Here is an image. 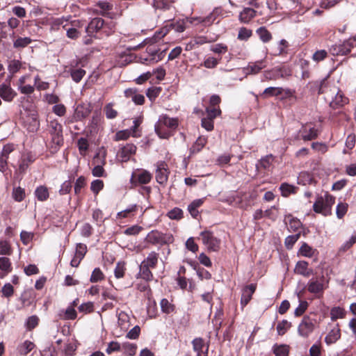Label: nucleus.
Returning a JSON list of instances; mask_svg holds the SVG:
<instances>
[{"label":"nucleus","mask_w":356,"mask_h":356,"mask_svg":"<svg viewBox=\"0 0 356 356\" xmlns=\"http://www.w3.org/2000/svg\"><path fill=\"white\" fill-rule=\"evenodd\" d=\"M104 112L108 119H113L118 115V112L113 108V104L111 103H109L105 106Z\"/></svg>","instance_id":"51"},{"label":"nucleus","mask_w":356,"mask_h":356,"mask_svg":"<svg viewBox=\"0 0 356 356\" xmlns=\"http://www.w3.org/2000/svg\"><path fill=\"white\" fill-rule=\"evenodd\" d=\"M86 185V179L83 176L79 177L75 183L74 185V192L76 194H79L81 189L85 186Z\"/></svg>","instance_id":"61"},{"label":"nucleus","mask_w":356,"mask_h":356,"mask_svg":"<svg viewBox=\"0 0 356 356\" xmlns=\"http://www.w3.org/2000/svg\"><path fill=\"white\" fill-rule=\"evenodd\" d=\"M104 187V182L100 179H96L92 181L90 189L95 193L97 194Z\"/></svg>","instance_id":"57"},{"label":"nucleus","mask_w":356,"mask_h":356,"mask_svg":"<svg viewBox=\"0 0 356 356\" xmlns=\"http://www.w3.org/2000/svg\"><path fill=\"white\" fill-rule=\"evenodd\" d=\"M104 24V21L102 18L95 17L92 19L86 27V32L91 35L100 30Z\"/></svg>","instance_id":"16"},{"label":"nucleus","mask_w":356,"mask_h":356,"mask_svg":"<svg viewBox=\"0 0 356 356\" xmlns=\"http://www.w3.org/2000/svg\"><path fill=\"white\" fill-rule=\"evenodd\" d=\"M218 63L219 60H218L217 58L214 57H208L204 60V63L201 64V65H203L208 69H213L216 67Z\"/></svg>","instance_id":"50"},{"label":"nucleus","mask_w":356,"mask_h":356,"mask_svg":"<svg viewBox=\"0 0 356 356\" xmlns=\"http://www.w3.org/2000/svg\"><path fill=\"white\" fill-rule=\"evenodd\" d=\"M252 35V31L246 28L240 29L238 34V39L247 40Z\"/></svg>","instance_id":"58"},{"label":"nucleus","mask_w":356,"mask_h":356,"mask_svg":"<svg viewBox=\"0 0 356 356\" xmlns=\"http://www.w3.org/2000/svg\"><path fill=\"white\" fill-rule=\"evenodd\" d=\"M313 320L309 316H304L298 327V334L303 337H307L314 330Z\"/></svg>","instance_id":"7"},{"label":"nucleus","mask_w":356,"mask_h":356,"mask_svg":"<svg viewBox=\"0 0 356 356\" xmlns=\"http://www.w3.org/2000/svg\"><path fill=\"white\" fill-rule=\"evenodd\" d=\"M21 67L22 63L19 60H13L9 63L8 70L10 74H14L20 70Z\"/></svg>","instance_id":"48"},{"label":"nucleus","mask_w":356,"mask_h":356,"mask_svg":"<svg viewBox=\"0 0 356 356\" xmlns=\"http://www.w3.org/2000/svg\"><path fill=\"white\" fill-rule=\"evenodd\" d=\"M121 348L120 344L117 341H111L108 343L106 353L107 354H111L113 352L120 351Z\"/></svg>","instance_id":"62"},{"label":"nucleus","mask_w":356,"mask_h":356,"mask_svg":"<svg viewBox=\"0 0 356 356\" xmlns=\"http://www.w3.org/2000/svg\"><path fill=\"white\" fill-rule=\"evenodd\" d=\"M13 199L17 202H22L25 197L24 189L21 187L14 188L12 193Z\"/></svg>","instance_id":"43"},{"label":"nucleus","mask_w":356,"mask_h":356,"mask_svg":"<svg viewBox=\"0 0 356 356\" xmlns=\"http://www.w3.org/2000/svg\"><path fill=\"white\" fill-rule=\"evenodd\" d=\"M34 347L35 344L33 342L26 340L18 346L17 350L20 355H26Z\"/></svg>","instance_id":"30"},{"label":"nucleus","mask_w":356,"mask_h":356,"mask_svg":"<svg viewBox=\"0 0 356 356\" xmlns=\"http://www.w3.org/2000/svg\"><path fill=\"white\" fill-rule=\"evenodd\" d=\"M299 252L303 257H312L315 252V250L310 247L307 243H303L299 250Z\"/></svg>","instance_id":"42"},{"label":"nucleus","mask_w":356,"mask_h":356,"mask_svg":"<svg viewBox=\"0 0 356 356\" xmlns=\"http://www.w3.org/2000/svg\"><path fill=\"white\" fill-rule=\"evenodd\" d=\"M341 337L340 329L338 325L332 329L325 338L327 344L335 343Z\"/></svg>","instance_id":"19"},{"label":"nucleus","mask_w":356,"mask_h":356,"mask_svg":"<svg viewBox=\"0 0 356 356\" xmlns=\"http://www.w3.org/2000/svg\"><path fill=\"white\" fill-rule=\"evenodd\" d=\"M294 271L296 274L309 277L312 271L308 270V263L305 261H298L295 267Z\"/></svg>","instance_id":"22"},{"label":"nucleus","mask_w":356,"mask_h":356,"mask_svg":"<svg viewBox=\"0 0 356 356\" xmlns=\"http://www.w3.org/2000/svg\"><path fill=\"white\" fill-rule=\"evenodd\" d=\"M265 67L264 65H263V61H258L256 62L252 65H250L247 70L249 71L251 74H257L260 72L264 67Z\"/></svg>","instance_id":"49"},{"label":"nucleus","mask_w":356,"mask_h":356,"mask_svg":"<svg viewBox=\"0 0 356 356\" xmlns=\"http://www.w3.org/2000/svg\"><path fill=\"white\" fill-rule=\"evenodd\" d=\"M15 95L16 93L8 85L2 84L0 86V97L4 101L10 102Z\"/></svg>","instance_id":"17"},{"label":"nucleus","mask_w":356,"mask_h":356,"mask_svg":"<svg viewBox=\"0 0 356 356\" xmlns=\"http://www.w3.org/2000/svg\"><path fill=\"white\" fill-rule=\"evenodd\" d=\"M202 127L207 131H212L213 129V120L209 117L204 118L202 119Z\"/></svg>","instance_id":"64"},{"label":"nucleus","mask_w":356,"mask_h":356,"mask_svg":"<svg viewBox=\"0 0 356 356\" xmlns=\"http://www.w3.org/2000/svg\"><path fill=\"white\" fill-rule=\"evenodd\" d=\"M172 1L170 0H154L153 7L159 10H169L172 6Z\"/></svg>","instance_id":"33"},{"label":"nucleus","mask_w":356,"mask_h":356,"mask_svg":"<svg viewBox=\"0 0 356 356\" xmlns=\"http://www.w3.org/2000/svg\"><path fill=\"white\" fill-rule=\"evenodd\" d=\"M278 67H275L270 70L264 72V79L262 81H270L279 79Z\"/></svg>","instance_id":"34"},{"label":"nucleus","mask_w":356,"mask_h":356,"mask_svg":"<svg viewBox=\"0 0 356 356\" xmlns=\"http://www.w3.org/2000/svg\"><path fill=\"white\" fill-rule=\"evenodd\" d=\"M77 145L80 154L81 155H85L89 147L88 140L85 138H79L77 141Z\"/></svg>","instance_id":"46"},{"label":"nucleus","mask_w":356,"mask_h":356,"mask_svg":"<svg viewBox=\"0 0 356 356\" xmlns=\"http://www.w3.org/2000/svg\"><path fill=\"white\" fill-rule=\"evenodd\" d=\"M33 236L34 234L33 232L22 231L20 234V238L24 245H27L30 241H31Z\"/></svg>","instance_id":"60"},{"label":"nucleus","mask_w":356,"mask_h":356,"mask_svg":"<svg viewBox=\"0 0 356 356\" xmlns=\"http://www.w3.org/2000/svg\"><path fill=\"white\" fill-rule=\"evenodd\" d=\"M161 311L165 314H170L175 310V305L166 298H163L160 302Z\"/></svg>","instance_id":"38"},{"label":"nucleus","mask_w":356,"mask_h":356,"mask_svg":"<svg viewBox=\"0 0 356 356\" xmlns=\"http://www.w3.org/2000/svg\"><path fill=\"white\" fill-rule=\"evenodd\" d=\"M257 288L255 284H251L245 286L242 290V295L241 298V304L243 307H245L252 299V296L254 293Z\"/></svg>","instance_id":"10"},{"label":"nucleus","mask_w":356,"mask_h":356,"mask_svg":"<svg viewBox=\"0 0 356 356\" xmlns=\"http://www.w3.org/2000/svg\"><path fill=\"white\" fill-rule=\"evenodd\" d=\"M49 132L51 136V143L54 148L60 147L63 143V127L57 120L49 122Z\"/></svg>","instance_id":"4"},{"label":"nucleus","mask_w":356,"mask_h":356,"mask_svg":"<svg viewBox=\"0 0 356 356\" xmlns=\"http://www.w3.org/2000/svg\"><path fill=\"white\" fill-rule=\"evenodd\" d=\"M207 142V139L206 138L199 137L191 147V152L193 154L199 152L204 147Z\"/></svg>","instance_id":"32"},{"label":"nucleus","mask_w":356,"mask_h":356,"mask_svg":"<svg viewBox=\"0 0 356 356\" xmlns=\"http://www.w3.org/2000/svg\"><path fill=\"white\" fill-rule=\"evenodd\" d=\"M140 273L141 277L146 281H150L153 280V274L150 270V268L145 266V264H140Z\"/></svg>","instance_id":"35"},{"label":"nucleus","mask_w":356,"mask_h":356,"mask_svg":"<svg viewBox=\"0 0 356 356\" xmlns=\"http://www.w3.org/2000/svg\"><path fill=\"white\" fill-rule=\"evenodd\" d=\"M273 353L275 356H288L289 346L286 345H277L273 346Z\"/></svg>","instance_id":"41"},{"label":"nucleus","mask_w":356,"mask_h":356,"mask_svg":"<svg viewBox=\"0 0 356 356\" xmlns=\"http://www.w3.org/2000/svg\"><path fill=\"white\" fill-rule=\"evenodd\" d=\"M147 53L149 56V59L152 63H156L163 58L165 56V51H161L155 47H148L147 48Z\"/></svg>","instance_id":"15"},{"label":"nucleus","mask_w":356,"mask_h":356,"mask_svg":"<svg viewBox=\"0 0 356 356\" xmlns=\"http://www.w3.org/2000/svg\"><path fill=\"white\" fill-rule=\"evenodd\" d=\"M335 197L328 193L323 196H318L313 205L316 213L327 216L332 213V207L334 204Z\"/></svg>","instance_id":"3"},{"label":"nucleus","mask_w":356,"mask_h":356,"mask_svg":"<svg viewBox=\"0 0 356 356\" xmlns=\"http://www.w3.org/2000/svg\"><path fill=\"white\" fill-rule=\"evenodd\" d=\"M318 94L325 93V99L329 101L330 106L333 109L343 107L349 102L348 98L335 86H327L326 79L314 83Z\"/></svg>","instance_id":"1"},{"label":"nucleus","mask_w":356,"mask_h":356,"mask_svg":"<svg viewBox=\"0 0 356 356\" xmlns=\"http://www.w3.org/2000/svg\"><path fill=\"white\" fill-rule=\"evenodd\" d=\"M167 216L172 220H180L183 218V211L181 209L175 207L168 212Z\"/></svg>","instance_id":"45"},{"label":"nucleus","mask_w":356,"mask_h":356,"mask_svg":"<svg viewBox=\"0 0 356 356\" xmlns=\"http://www.w3.org/2000/svg\"><path fill=\"white\" fill-rule=\"evenodd\" d=\"M0 270H1V273H0L1 277H3L8 273L11 272L12 266L10 259L8 257H0Z\"/></svg>","instance_id":"23"},{"label":"nucleus","mask_w":356,"mask_h":356,"mask_svg":"<svg viewBox=\"0 0 356 356\" xmlns=\"http://www.w3.org/2000/svg\"><path fill=\"white\" fill-rule=\"evenodd\" d=\"M104 277L102 270L99 268H96L92 271L90 280L91 282H97L103 280Z\"/></svg>","instance_id":"55"},{"label":"nucleus","mask_w":356,"mask_h":356,"mask_svg":"<svg viewBox=\"0 0 356 356\" xmlns=\"http://www.w3.org/2000/svg\"><path fill=\"white\" fill-rule=\"evenodd\" d=\"M256 11L253 8H246L239 15V19L242 22L248 23L254 17Z\"/></svg>","instance_id":"26"},{"label":"nucleus","mask_w":356,"mask_h":356,"mask_svg":"<svg viewBox=\"0 0 356 356\" xmlns=\"http://www.w3.org/2000/svg\"><path fill=\"white\" fill-rule=\"evenodd\" d=\"M193 348L194 351L197 353V356H203L204 354L206 353V351H203V347H204V340L200 338H195L192 341Z\"/></svg>","instance_id":"29"},{"label":"nucleus","mask_w":356,"mask_h":356,"mask_svg":"<svg viewBox=\"0 0 356 356\" xmlns=\"http://www.w3.org/2000/svg\"><path fill=\"white\" fill-rule=\"evenodd\" d=\"M283 88L281 87H268L266 88L264 92L261 94V96L264 99L268 98L270 97H277L282 95Z\"/></svg>","instance_id":"21"},{"label":"nucleus","mask_w":356,"mask_h":356,"mask_svg":"<svg viewBox=\"0 0 356 356\" xmlns=\"http://www.w3.org/2000/svg\"><path fill=\"white\" fill-rule=\"evenodd\" d=\"M158 259L159 254L155 252H151L141 264L149 268H154L158 263Z\"/></svg>","instance_id":"25"},{"label":"nucleus","mask_w":356,"mask_h":356,"mask_svg":"<svg viewBox=\"0 0 356 356\" xmlns=\"http://www.w3.org/2000/svg\"><path fill=\"white\" fill-rule=\"evenodd\" d=\"M161 90V88L159 87L149 88L147 90L146 95L151 102H153L159 96Z\"/></svg>","instance_id":"47"},{"label":"nucleus","mask_w":356,"mask_h":356,"mask_svg":"<svg viewBox=\"0 0 356 356\" xmlns=\"http://www.w3.org/2000/svg\"><path fill=\"white\" fill-rule=\"evenodd\" d=\"M308 307L307 301H300L298 307L295 309L294 314L296 316H300L303 314Z\"/></svg>","instance_id":"63"},{"label":"nucleus","mask_w":356,"mask_h":356,"mask_svg":"<svg viewBox=\"0 0 356 356\" xmlns=\"http://www.w3.org/2000/svg\"><path fill=\"white\" fill-rule=\"evenodd\" d=\"M204 201L202 199H197L193 201L188 207V210L191 215L193 218H197L199 215V211H197V208L201 207L203 204Z\"/></svg>","instance_id":"28"},{"label":"nucleus","mask_w":356,"mask_h":356,"mask_svg":"<svg viewBox=\"0 0 356 356\" xmlns=\"http://www.w3.org/2000/svg\"><path fill=\"white\" fill-rule=\"evenodd\" d=\"M12 250L9 243L6 241H0V254L10 255Z\"/></svg>","instance_id":"54"},{"label":"nucleus","mask_w":356,"mask_h":356,"mask_svg":"<svg viewBox=\"0 0 356 356\" xmlns=\"http://www.w3.org/2000/svg\"><path fill=\"white\" fill-rule=\"evenodd\" d=\"M356 42V36L354 38L353 40H349L348 41L344 42L343 44H339L337 46V48H334V51L332 52L333 54H341V55H346L348 53L350 52L351 49L356 45L355 42Z\"/></svg>","instance_id":"11"},{"label":"nucleus","mask_w":356,"mask_h":356,"mask_svg":"<svg viewBox=\"0 0 356 356\" xmlns=\"http://www.w3.org/2000/svg\"><path fill=\"white\" fill-rule=\"evenodd\" d=\"M10 38H13V47L18 50L26 47L32 42V40L29 37H15V32L10 34Z\"/></svg>","instance_id":"13"},{"label":"nucleus","mask_w":356,"mask_h":356,"mask_svg":"<svg viewBox=\"0 0 356 356\" xmlns=\"http://www.w3.org/2000/svg\"><path fill=\"white\" fill-rule=\"evenodd\" d=\"M203 243L209 251L217 252L220 248V241L213 236V234L207 230L200 233Z\"/></svg>","instance_id":"6"},{"label":"nucleus","mask_w":356,"mask_h":356,"mask_svg":"<svg viewBox=\"0 0 356 356\" xmlns=\"http://www.w3.org/2000/svg\"><path fill=\"white\" fill-rule=\"evenodd\" d=\"M136 147L133 144H127L121 148L119 156L122 162L128 161L131 156L136 153Z\"/></svg>","instance_id":"14"},{"label":"nucleus","mask_w":356,"mask_h":356,"mask_svg":"<svg viewBox=\"0 0 356 356\" xmlns=\"http://www.w3.org/2000/svg\"><path fill=\"white\" fill-rule=\"evenodd\" d=\"M39 322V318L37 316H31L28 318L26 325V327L29 330H31L34 329L38 325Z\"/></svg>","instance_id":"56"},{"label":"nucleus","mask_w":356,"mask_h":356,"mask_svg":"<svg viewBox=\"0 0 356 356\" xmlns=\"http://www.w3.org/2000/svg\"><path fill=\"white\" fill-rule=\"evenodd\" d=\"M327 56V52L324 50H318L312 56V58L316 62L323 60Z\"/></svg>","instance_id":"59"},{"label":"nucleus","mask_w":356,"mask_h":356,"mask_svg":"<svg viewBox=\"0 0 356 356\" xmlns=\"http://www.w3.org/2000/svg\"><path fill=\"white\" fill-rule=\"evenodd\" d=\"M346 311L339 307H334L330 311L331 318L333 321L337 318H343L345 317Z\"/></svg>","instance_id":"40"},{"label":"nucleus","mask_w":356,"mask_h":356,"mask_svg":"<svg viewBox=\"0 0 356 356\" xmlns=\"http://www.w3.org/2000/svg\"><path fill=\"white\" fill-rule=\"evenodd\" d=\"M35 195L39 201H46L49 196L48 188L44 186H40L35 191Z\"/></svg>","instance_id":"27"},{"label":"nucleus","mask_w":356,"mask_h":356,"mask_svg":"<svg viewBox=\"0 0 356 356\" xmlns=\"http://www.w3.org/2000/svg\"><path fill=\"white\" fill-rule=\"evenodd\" d=\"M300 232H298L294 235L288 236L285 238L284 244L287 249H291L295 243L300 238Z\"/></svg>","instance_id":"44"},{"label":"nucleus","mask_w":356,"mask_h":356,"mask_svg":"<svg viewBox=\"0 0 356 356\" xmlns=\"http://www.w3.org/2000/svg\"><path fill=\"white\" fill-rule=\"evenodd\" d=\"M167 164L161 161L156 164V180L160 184H165L168 179V170Z\"/></svg>","instance_id":"8"},{"label":"nucleus","mask_w":356,"mask_h":356,"mask_svg":"<svg viewBox=\"0 0 356 356\" xmlns=\"http://www.w3.org/2000/svg\"><path fill=\"white\" fill-rule=\"evenodd\" d=\"M257 33L264 42H268L272 39L271 33L264 26L259 28L257 30Z\"/></svg>","instance_id":"37"},{"label":"nucleus","mask_w":356,"mask_h":356,"mask_svg":"<svg viewBox=\"0 0 356 356\" xmlns=\"http://www.w3.org/2000/svg\"><path fill=\"white\" fill-rule=\"evenodd\" d=\"M348 211V204L346 203H339L337 206L336 213L337 218L341 219L342 218Z\"/></svg>","instance_id":"52"},{"label":"nucleus","mask_w":356,"mask_h":356,"mask_svg":"<svg viewBox=\"0 0 356 356\" xmlns=\"http://www.w3.org/2000/svg\"><path fill=\"white\" fill-rule=\"evenodd\" d=\"M291 323L286 320H282L279 322L277 325V334L280 336L284 335L287 330L291 327Z\"/></svg>","instance_id":"39"},{"label":"nucleus","mask_w":356,"mask_h":356,"mask_svg":"<svg viewBox=\"0 0 356 356\" xmlns=\"http://www.w3.org/2000/svg\"><path fill=\"white\" fill-rule=\"evenodd\" d=\"M86 71L81 68L71 67L70 75L73 81L76 83L80 82L82 78L85 76Z\"/></svg>","instance_id":"31"},{"label":"nucleus","mask_w":356,"mask_h":356,"mask_svg":"<svg viewBox=\"0 0 356 356\" xmlns=\"http://www.w3.org/2000/svg\"><path fill=\"white\" fill-rule=\"evenodd\" d=\"M296 188H297L296 186L287 183L282 184L280 187L282 195L284 197H287L291 193H295L296 192Z\"/></svg>","instance_id":"36"},{"label":"nucleus","mask_w":356,"mask_h":356,"mask_svg":"<svg viewBox=\"0 0 356 356\" xmlns=\"http://www.w3.org/2000/svg\"><path fill=\"white\" fill-rule=\"evenodd\" d=\"M300 137L304 140H312L317 138L318 130L314 127H308V125H303L299 131Z\"/></svg>","instance_id":"12"},{"label":"nucleus","mask_w":356,"mask_h":356,"mask_svg":"<svg viewBox=\"0 0 356 356\" xmlns=\"http://www.w3.org/2000/svg\"><path fill=\"white\" fill-rule=\"evenodd\" d=\"M222 13L221 8H215L213 11L201 21L206 26L212 24L218 16Z\"/></svg>","instance_id":"20"},{"label":"nucleus","mask_w":356,"mask_h":356,"mask_svg":"<svg viewBox=\"0 0 356 356\" xmlns=\"http://www.w3.org/2000/svg\"><path fill=\"white\" fill-rule=\"evenodd\" d=\"M178 126L176 118H171L167 115H161L155 125V131L161 138H168L171 135L168 129H175Z\"/></svg>","instance_id":"2"},{"label":"nucleus","mask_w":356,"mask_h":356,"mask_svg":"<svg viewBox=\"0 0 356 356\" xmlns=\"http://www.w3.org/2000/svg\"><path fill=\"white\" fill-rule=\"evenodd\" d=\"M289 219V221L285 222L287 225V228L289 232H296L302 226V222L296 218H293L292 216L289 215L286 217Z\"/></svg>","instance_id":"24"},{"label":"nucleus","mask_w":356,"mask_h":356,"mask_svg":"<svg viewBox=\"0 0 356 356\" xmlns=\"http://www.w3.org/2000/svg\"><path fill=\"white\" fill-rule=\"evenodd\" d=\"M146 240L152 245H163L172 243L173 237L170 234H163L158 230H152L147 234Z\"/></svg>","instance_id":"5"},{"label":"nucleus","mask_w":356,"mask_h":356,"mask_svg":"<svg viewBox=\"0 0 356 356\" xmlns=\"http://www.w3.org/2000/svg\"><path fill=\"white\" fill-rule=\"evenodd\" d=\"M134 179L141 184H146L151 181L152 175L147 170H142L138 174H133L131 179Z\"/></svg>","instance_id":"18"},{"label":"nucleus","mask_w":356,"mask_h":356,"mask_svg":"<svg viewBox=\"0 0 356 356\" xmlns=\"http://www.w3.org/2000/svg\"><path fill=\"white\" fill-rule=\"evenodd\" d=\"M87 252V246L83 243H77L74 255L81 259H83Z\"/></svg>","instance_id":"53"},{"label":"nucleus","mask_w":356,"mask_h":356,"mask_svg":"<svg viewBox=\"0 0 356 356\" xmlns=\"http://www.w3.org/2000/svg\"><path fill=\"white\" fill-rule=\"evenodd\" d=\"M324 277L312 279L309 280L307 284V290L312 293H321L324 290Z\"/></svg>","instance_id":"9"}]
</instances>
